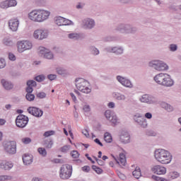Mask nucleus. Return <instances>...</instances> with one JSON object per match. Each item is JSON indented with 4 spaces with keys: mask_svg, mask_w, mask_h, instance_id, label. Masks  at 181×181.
Wrapping results in <instances>:
<instances>
[{
    "mask_svg": "<svg viewBox=\"0 0 181 181\" xmlns=\"http://www.w3.org/2000/svg\"><path fill=\"white\" fill-rule=\"evenodd\" d=\"M49 16H50V13L46 10H33L28 13L30 21L39 23L49 19Z\"/></svg>",
    "mask_w": 181,
    "mask_h": 181,
    "instance_id": "nucleus-1",
    "label": "nucleus"
},
{
    "mask_svg": "<svg viewBox=\"0 0 181 181\" xmlns=\"http://www.w3.org/2000/svg\"><path fill=\"white\" fill-rule=\"evenodd\" d=\"M155 158L162 165H168L172 162V155L169 151L164 149L156 150L154 153Z\"/></svg>",
    "mask_w": 181,
    "mask_h": 181,
    "instance_id": "nucleus-2",
    "label": "nucleus"
},
{
    "mask_svg": "<svg viewBox=\"0 0 181 181\" xmlns=\"http://www.w3.org/2000/svg\"><path fill=\"white\" fill-rule=\"evenodd\" d=\"M154 81L160 86H165V87H172L173 80L170 78V76L168 74H159L154 77Z\"/></svg>",
    "mask_w": 181,
    "mask_h": 181,
    "instance_id": "nucleus-3",
    "label": "nucleus"
},
{
    "mask_svg": "<svg viewBox=\"0 0 181 181\" xmlns=\"http://www.w3.org/2000/svg\"><path fill=\"white\" fill-rule=\"evenodd\" d=\"M76 88L81 91V93H84L85 94H88L91 93V88H90V83L86 81L84 78H78L76 80Z\"/></svg>",
    "mask_w": 181,
    "mask_h": 181,
    "instance_id": "nucleus-4",
    "label": "nucleus"
},
{
    "mask_svg": "<svg viewBox=\"0 0 181 181\" xmlns=\"http://www.w3.org/2000/svg\"><path fill=\"white\" fill-rule=\"evenodd\" d=\"M73 173V167L71 165H63L59 170V177L62 180H67L71 177Z\"/></svg>",
    "mask_w": 181,
    "mask_h": 181,
    "instance_id": "nucleus-5",
    "label": "nucleus"
},
{
    "mask_svg": "<svg viewBox=\"0 0 181 181\" xmlns=\"http://www.w3.org/2000/svg\"><path fill=\"white\" fill-rule=\"evenodd\" d=\"M32 46V42L28 40L19 41L17 42V48L19 53H23L25 50H30Z\"/></svg>",
    "mask_w": 181,
    "mask_h": 181,
    "instance_id": "nucleus-6",
    "label": "nucleus"
},
{
    "mask_svg": "<svg viewBox=\"0 0 181 181\" xmlns=\"http://www.w3.org/2000/svg\"><path fill=\"white\" fill-rule=\"evenodd\" d=\"M49 36V32L46 29L40 28L35 30L33 33V37L37 39V40H43Z\"/></svg>",
    "mask_w": 181,
    "mask_h": 181,
    "instance_id": "nucleus-7",
    "label": "nucleus"
},
{
    "mask_svg": "<svg viewBox=\"0 0 181 181\" xmlns=\"http://www.w3.org/2000/svg\"><path fill=\"white\" fill-rule=\"evenodd\" d=\"M28 122H29V118L23 115H18L16 119V124L18 128H25Z\"/></svg>",
    "mask_w": 181,
    "mask_h": 181,
    "instance_id": "nucleus-8",
    "label": "nucleus"
},
{
    "mask_svg": "<svg viewBox=\"0 0 181 181\" xmlns=\"http://www.w3.org/2000/svg\"><path fill=\"white\" fill-rule=\"evenodd\" d=\"M4 150L7 153H10L11 155H13V153H16V141H8L4 145Z\"/></svg>",
    "mask_w": 181,
    "mask_h": 181,
    "instance_id": "nucleus-9",
    "label": "nucleus"
},
{
    "mask_svg": "<svg viewBox=\"0 0 181 181\" xmlns=\"http://www.w3.org/2000/svg\"><path fill=\"white\" fill-rule=\"evenodd\" d=\"M150 66H152V67L158 71L168 70V65L162 61H154L153 63H150Z\"/></svg>",
    "mask_w": 181,
    "mask_h": 181,
    "instance_id": "nucleus-10",
    "label": "nucleus"
},
{
    "mask_svg": "<svg viewBox=\"0 0 181 181\" xmlns=\"http://www.w3.org/2000/svg\"><path fill=\"white\" fill-rule=\"evenodd\" d=\"M28 111L29 114H31L33 117H37V118H40L43 115V111L37 107H29Z\"/></svg>",
    "mask_w": 181,
    "mask_h": 181,
    "instance_id": "nucleus-11",
    "label": "nucleus"
},
{
    "mask_svg": "<svg viewBox=\"0 0 181 181\" xmlns=\"http://www.w3.org/2000/svg\"><path fill=\"white\" fill-rule=\"evenodd\" d=\"M112 158L119 166H125L127 165V158L125 157V154L121 153L119 155V158H117L114 156H112Z\"/></svg>",
    "mask_w": 181,
    "mask_h": 181,
    "instance_id": "nucleus-12",
    "label": "nucleus"
},
{
    "mask_svg": "<svg viewBox=\"0 0 181 181\" xmlns=\"http://www.w3.org/2000/svg\"><path fill=\"white\" fill-rule=\"evenodd\" d=\"M8 26L13 32H16L18 30V28H19V20L17 18H13L9 21Z\"/></svg>",
    "mask_w": 181,
    "mask_h": 181,
    "instance_id": "nucleus-13",
    "label": "nucleus"
},
{
    "mask_svg": "<svg viewBox=\"0 0 181 181\" xmlns=\"http://www.w3.org/2000/svg\"><path fill=\"white\" fill-rule=\"evenodd\" d=\"M152 172L156 175H165L166 173V168L160 165H155L151 168Z\"/></svg>",
    "mask_w": 181,
    "mask_h": 181,
    "instance_id": "nucleus-14",
    "label": "nucleus"
},
{
    "mask_svg": "<svg viewBox=\"0 0 181 181\" xmlns=\"http://www.w3.org/2000/svg\"><path fill=\"white\" fill-rule=\"evenodd\" d=\"M134 121L137 122L142 128H146L148 123L146 122V119L144 118L141 116H134Z\"/></svg>",
    "mask_w": 181,
    "mask_h": 181,
    "instance_id": "nucleus-15",
    "label": "nucleus"
},
{
    "mask_svg": "<svg viewBox=\"0 0 181 181\" xmlns=\"http://www.w3.org/2000/svg\"><path fill=\"white\" fill-rule=\"evenodd\" d=\"M117 78V81L124 87H129V88L132 87V83H131V81L119 76H118Z\"/></svg>",
    "mask_w": 181,
    "mask_h": 181,
    "instance_id": "nucleus-16",
    "label": "nucleus"
},
{
    "mask_svg": "<svg viewBox=\"0 0 181 181\" xmlns=\"http://www.w3.org/2000/svg\"><path fill=\"white\" fill-rule=\"evenodd\" d=\"M0 168L4 169V170H9V169L13 168V164L6 160H0Z\"/></svg>",
    "mask_w": 181,
    "mask_h": 181,
    "instance_id": "nucleus-17",
    "label": "nucleus"
},
{
    "mask_svg": "<svg viewBox=\"0 0 181 181\" xmlns=\"http://www.w3.org/2000/svg\"><path fill=\"white\" fill-rule=\"evenodd\" d=\"M105 115L107 118V119H109V121H111L112 124H117V116H112V112L111 110H106L105 112Z\"/></svg>",
    "mask_w": 181,
    "mask_h": 181,
    "instance_id": "nucleus-18",
    "label": "nucleus"
},
{
    "mask_svg": "<svg viewBox=\"0 0 181 181\" xmlns=\"http://www.w3.org/2000/svg\"><path fill=\"white\" fill-rule=\"evenodd\" d=\"M23 162L24 165H30L33 162V156L29 154H25L23 156Z\"/></svg>",
    "mask_w": 181,
    "mask_h": 181,
    "instance_id": "nucleus-19",
    "label": "nucleus"
},
{
    "mask_svg": "<svg viewBox=\"0 0 181 181\" xmlns=\"http://www.w3.org/2000/svg\"><path fill=\"white\" fill-rule=\"evenodd\" d=\"M27 86H28V88L26 89V91H27L28 94H30L33 91V87H36V81H28L27 82Z\"/></svg>",
    "mask_w": 181,
    "mask_h": 181,
    "instance_id": "nucleus-20",
    "label": "nucleus"
},
{
    "mask_svg": "<svg viewBox=\"0 0 181 181\" xmlns=\"http://www.w3.org/2000/svg\"><path fill=\"white\" fill-rule=\"evenodd\" d=\"M120 141L123 144H128L129 142V134L127 132H124L120 135Z\"/></svg>",
    "mask_w": 181,
    "mask_h": 181,
    "instance_id": "nucleus-21",
    "label": "nucleus"
},
{
    "mask_svg": "<svg viewBox=\"0 0 181 181\" xmlns=\"http://www.w3.org/2000/svg\"><path fill=\"white\" fill-rule=\"evenodd\" d=\"M83 23H84V27L86 29H91L93 28H94V21L88 18L86 20L83 21Z\"/></svg>",
    "mask_w": 181,
    "mask_h": 181,
    "instance_id": "nucleus-22",
    "label": "nucleus"
},
{
    "mask_svg": "<svg viewBox=\"0 0 181 181\" xmlns=\"http://www.w3.org/2000/svg\"><path fill=\"white\" fill-rule=\"evenodd\" d=\"M1 84L6 90H11V88H13V85L4 79L1 80Z\"/></svg>",
    "mask_w": 181,
    "mask_h": 181,
    "instance_id": "nucleus-23",
    "label": "nucleus"
},
{
    "mask_svg": "<svg viewBox=\"0 0 181 181\" xmlns=\"http://www.w3.org/2000/svg\"><path fill=\"white\" fill-rule=\"evenodd\" d=\"M47 53H49V49H46L45 47H40L38 48V54L40 57H45V55L47 54Z\"/></svg>",
    "mask_w": 181,
    "mask_h": 181,
    "instance_id": "nucleus-24",
    "label": "nucleus"
},
{
    "mask_svg": "<svg viewBox=\"0 0 181 181\" xmlns=\"http://www.w3.org/2000/svg\"><path fill=\"white\" fill-rule=\"evenodd\" d=\"M132 175L136 179H139V177L142 176L141 168H139V167H136L135 170L132 172Z\"/></svg>",
    "mask_w": 181,
    "mask_h": 181,
    "instance_id": "nucleus-25",
    "label": "nucleus"
},
{
    "mask_svg": "<svg viewBox=\"0 0 181 181\" xmlns=\"http://www.w3.org/2000/svg\"><path fill=\"white\" fill-rule=\"evenodd\" d=\"M161 107L168 111V112H170L171 111H173V107L170 106V105L166 103H162Z\"/></svg>",
    "mask_w": 181,
    "mask_h": 181,
    "instance_id": "nucleus-26",
    "label": "nucleus"
},
{
    "mask_svg": "<svg viewBox=\"0 0 181 181\" xmlns=\"http://www.w3.org/2000/svg\"><path fill=\"white\" fill-rule=\"evenodd\" d=\"M104 140L107 144H111V142H112V136H111V134L110 133L106 132V133H105Z\"/></svg>",
    "mask_w": 181,
    "mask_h": 181,
    "instance_id": "nucleus-27",
    "label": "nucleus"
},
{
    "mask_svg": "<svg viewBox=\"0 0 181 181\" xmlns=\"http://www.w3.org/2000/svg\"><path fill=\"white\" fill-rule=\"evenodd\" d=\"M112 95H113L114 98H115L116 100H118L119 101H122V100H125V95H124L114 93L112 94Z\"/></svg>",
    "mask_w": 181,
    "mask_h": 181,
    "instance_id": "nucleus-28",
    "label": "nucleus"
},
{
    "mask_svg": "<svg viewBox=\"0 0 181 181\" xmlns=\"http://www.w3.org/2000/svg\"><path fill=\"white\" fill-rule=\"evenodd\" d=\"M37 152L41 155V156H46L47 155V151H46V148L43 147H40L37 148Z\"/></svg>",
    "mask_w": 181,
    "mask_h": 181,
    "instance_id": "nucleus-29",
    "label": "nucleus"
},
{
    "mask_svg": "<svg viewBox=\"0 0 181 181\" xmlns=\"http://www.w3.org/2000/svg\"><path fill=\"white\" fill-rule=\"evenodd\" d=\"M64 23V18H62V17H58L55 21V23L58 26H63Z\"/></svg>",
    "mask_w": 181,
    "mask_h": 181,
    "instance_id": "nucleus-30",
    "label": "nucleus"
},
{
    "mask_svg": "<svg viewBox=\"0 0 181 181\" xmlns=\"http://www.w3.org/2000/svg\"><path fill=\"white\" fill-rule=\"evenodd\" d=\"M43 145L45 148H48L49 149L53 146V141H52V140H46L44 141Z\"/></svg>",
    "mask_w": 181,
    "mask_h": 181,
    "instance_id": "nucleus-31",
    "label": "nucleus"
},
{
    "mask_svg": "<svg viewBox=\"0 0 181 181\" xmlns=\"http://www.w3.org/2000/svg\"><path fill=\"white\" fill-rule=\"evenodd\" d=\"M168 176L170 179H177L180 175H179V173L177 172H172V173H170Z\"/></svg>",
    "mask_w": 181,
    "mask_h": 181,
    "instance_id": "nucleus-32",
    "label": "nucleus"
},
{
    "mask_svg": "<svg viewBox=\"0 0 181 181\" xmlns=\"http://www.w3.org/2000/svg\"><path fill=\"white\" fill-rule=\"evenodd\" d=\"M141 103H149V95H144L141 98H140Z\"/></svg>",
    "mask_w": 181,
    "mask_h": 181,
    "instance_id": "nucleus-33",
    "label": "nucleus"
},
{
    "mask_svg": "<svg viewBox=\"0 0 181 181\" xmlns=\"http://www.w3.org/2000/svg\"><path fill=\"white\" fill-rule=\"evenodd\" d=\"M92 169L98 173V175H101L103 173V169L97 167V165H93Z\"/></svg>",
    "mask_w": 181,
    "mask_h": 181,
    "instance_id": "nucleus-34",
    "label": "nucleus"
},
{
    "mask_svg": "<svg viewBox=\"0 0 181 181\" xmlns=\"http://www.w3.org/2000/svg\"><path fill=\"white\" fill-rule=\"evenodd\" d=\"M25 98L28 100V101H33V100H35V95L32 93H27Z\"/></svg>",
    "mask_w": 181,
    "mask_h": 181,
    "instance_id": "nucleus-35",
    "label": "nucleus"
},
{
    "mask_svg": "<svg viewBox=\"0 0 181 181\" xmlns=\"http://www.w3.org/2000/svg\"><path fill=\"white\" fill-rule=\"evenodd\" d=\"M0 6H1V8H2L3 9L9 8V4H8V0L1 2V4H0Z\"/></svg>",
    "mask_w": 181,
    "mask_h": 181,
    "instance_id": "nucleus-36",
    "label": "nucleus"
},
{
    "mask_svg": "<svg viewBox=\"0 0 181 181\" xmlns=\"http://www.w3.org/2000/svg\"><path fill=\"white\" fill-rule=\"evenodd\" d=\"M44 57H45V59H53V54L52 52H50V50L48 49V52H47L45 54Z\"/></svg>",
    "mask_w": 181,
    "mask_h": 181,
    "instance_id": "nucleus-37",
    "label": "nucleus"
},
{
    "mask_svg": "<svg viewBox=\"0 0 181 181\" xmlns=\"http://www.w3.org/2000/svg\"><path fill=\"white\" fill-rule=\"evenodd\" d=\"M71 155L72 158H74V159H77L80 156V154L78 153V151H73L71 153Z\"/></svg>",
    "mask_w": 181,
    "mask_h": 181,
    "instance_id": "nucleus-38",
    "label": "nucleus"
},
{
    "mask_svg": "<svg viewBox=\"0 0 181 181\" xmlns=\"http://www.w3.org/2000/svg\"><path fill=\"white\" fill-rule=\"evenodd\" d=\"M8 8L11 6H16L18 5V2L16 0H8Z\"/></svg>",
    "mask_w": 181,
    "mask_h": 181,
    "instance_id": "nucleus-39",
    "label": "nucleus"
},
{
    "mask_svg": "<svg viewBox=\"0 0 181 181\" xmlns=\"http://www.w3.org/2000/svg\"><path fill=\"white\" fill-rule=\"evenodd\" d=\"M112 50V52H114V53H116L117 54H122V52H123L122 49L117 48V47H115Z\"/></svg>",
    "mask_w": 181,
    "mask_h": 181,
    "instance_id": "nucleus-40",
    "label": "nucleus"
},
{
    "mask_svg": "<svg viewBox=\"0 0 181 181\" xmlns=\"http://www.w3.org/2000/svg\"><path fill=\"white\" fill-rule=\"evenodd\" d=\"M69 39H78L80 37V35L77 33H71L69 34Z\"/></svg>",
    "mask_w": 181,
    "mask_h": 181,
    "instance_id": "nucleus-41",
    "label": "nucleus"
},
{
    "mask_svg": "<svg viewBox=\"0 0 181 181\" xmlns=\"http://www.w3.org/2000/svg\"><path fill=\"white\" fill-rule=\"evenodd\" d=\"M35 80H36V81H38L39 83H40V82L43 81V80H45V76L39 75L35 77Z\"/></svg>",
    "mask_w": 181,
    "mask_h": 181,
    "instance_id": "nucleus-42",
    "label": "nucleus"
},
{
    "mask_svg": "<svg viewBox=\"0 0 181 181\" xmlns=\"http://www.w3.org/2000/svg\"><path fill=\"white\" fill-rule=\"evenodd\" d=\"M22 142L23 144H30V142H32V140L29 137H25L22 139Z\"/></svg>",
    "mask_w": 181,
    "mask_h": 181,
    "instance_id": "nucleus-43",
    "label": "nucleus"
},
{
    "mask_svg": "<svg viewBox=\"0 0 181 181\" xmlns=\"http://www.w3.org/2000/svg\"><path fill=\"white\" fill-rule=\"evenodd\" d=\"M6 66V62H5V59L1 58L0 59V69H4Z\"/></svg>",
    "mask_w": 181,
    "mask_h": 181,
    "instance_id": "nucleus-44",
    "label": "nucleus"
},
{
    "mask_svg": "<svg viewBox=\"0 0 181 181\" xmlns=\"http://www.w3.org/2000/svg\"><path fill=\"white\" fill-rule=\"evenodd\" d=\"M152 177H153V179H154V180H156V181H168V180H166L163 177H158V176H155V175H153Z\"/></svg>",
    "mask_w": 181,
    "mask_h": 181,
    "instance_id": "nucleus-45",
    "label": "nucleus"
},
{
    "mask_svg": "<svg viewBox=\"0 0 181 181\" xmlns=\"http://www.w3.org/2000/svg\"><path fill=\"white\" fill-rule=\"evenodd\" d=\"M67 25H73V22H71V21H70V20L64 18L63 26H67Z\"/></svg>",
    "mask_w": 181,
    "mask_h": 181,
    "instance_id": "nucleus-46",
    "label": "nucleus"
},
{
    "mask_svg": "<svg viewBox=\"0 0 181 181\" xmlns=\"http://www.w3.org/2000/svg\"><path fill=\"white\" fill-rule=\"evenodd\" d=\"M52 135H54V131H48L45 132L44 134V136H52Z\"/></svg>",
    "mask_w": 181,
    "mask_h": 181,
    "instance_id": "nucleus-47",
    "label": "nucleus"
},
{
    "mask_svg": "<svg viewBox=\"0 0 181 181\" xmlns=\"http://www.w3.org/2000/svg\"><path fill=\"white\" fill-rule=\"evenodd\" d=\"M11 180V177L7 175H0V181H5Z\"/></svg>",
    "mask_w": 181,
    "mask_h": 181,
    "instance_id": "nucleus-48",
    "label": "nucleus"
},
{
    "mask_svg": "<svg viewBox=\"0 0 181 181\" xmlns=\"http://www.w3.org/2000/svg\"><path fill=\"white\" fill-rule=\"evenodd\" d=\"M61 151L64 153L69 152L70 151V146H64L61 148Z\"/></svg>",
    "mask_w": 181,
    "mask_h": 181,
    "instance_id": "nucleus-49",
    "label": "nucleus"
},
{
    "mask_svg": "<svg viewBox=\"0 0 181 181\" xmlns=\"http://www.w3.org/2000/svg\"><path fill=\"white\" fill-rule=\"evenodd\" d=\"M8 59L9 60H11L12 62H15L16 60V57L12 53L8 54Z\"/></svg>",
    "mask_w": 181,
    "mask_h": 181,
    "instance_id": "nucleus-50",
    "label": "nucleus"
},
{
    "mask_svg": "<svg viewBox=\"0 0 181 181\" xmlns=\"http://www.w3.org/2000/svg\"><path fill=\"white\" fill-rule=\"evenodd\" d=\"M37 97L38 98H45L46 97V93H45L43 92L38 93L37 94Z\"/></svg>",
    "mask_w": 181,
    "mask_h": 181,
    "instance_id": "nucleus-51",
    "label": "nucleus"
},
{
    "mask_svg": "<svg viewBox=\"0 0 181 181\" xmlns=\"http://www.w3.org/2000/svg\"><path fill=\"white\" fill-rule=\"evenodd\" d=\"M57 71L58 74H61V75L66 74V71L62 68L57 69Z\"/></svg>",
    "mask_w": 181,
    "mask_h": 181,
    "instance_id": "nucleus-52",
    "label": "nucleus"
},
{
    "mask_svg": "<svg viewBox=\"0 0 181 181\" xmlns=\"http://www.w3.org/2000/svg\"><path fill=\"white\" fill-rule=\"evenodd\" d=\"M82 134H84L86 138H90V134L88 133V130L83 129L82 131Z\"/></svg>",
    "mask_w": 181,
    "mask_h": 181,
    "instance_id": "nucleus-53",
    "label": "nucleus"
},
{
    "mask_svg": "<svg viewBox=\"0 0 181 181\" xmlns=\"http://www.w3.org/2000/svg\"><path fill=\"white\" fill-rule=\"evenodd\" d=\"M83 111H85V112H89V111L90 110V105H85L83 106Z\"/></svg>",
    "mask_w": 181,
    "mask_h": 181,
    "instance_id": "nucleus-54",
    "label": "nucleus"
},
{
    "mask_svg": "<svg viewBox=\"0 0 181 181\" xmlns=\"http://www.w3.org/2000/svg\"><path fill=\"white\" fill-rule=\"evenodd\" d=\"M90 166H88V165H85V166H83V168H82V170L83 171V172H87V173H88V172H90Z\"/></svg>",
    "mask_w": 181,
    "mask_h": 181,
    "instance_id": "nucleus-55",
    "label": "nucleus"
},
{
    "mask_svg": "<svg viewBox=\"0 0 181 181\" xmlns=\"http://www.w3.org/2000/svg\"><path fill=\"white\" fill-rule=\"evenodd\" d=\"M170 49L171 52H175L177 49V46H176V45H171Z\"/></svg>",
    "mask_w": 181,
    "mask_h": 181,
    "instance_id": "nucleus-56",
    "label": "nucleus"
},
{
    "mask_svg": "<svg viewBox=\"0 0 181 181\" xmlns=\"http://www.w3.org/2000/svg\"><path fill=\"white\" fill-rule=\"evenodd\" d=\"M117 175L119 177V179H122V180H124L125 175L119 172H117Z\"/></svg>",
    "mask_w": 181,
    "mask_h": 181,
    "instance_id": "nucleus-57",
    "label": "nucleus"
},
{
    "mask_svg": "<svg viewBox=\"0 0 181 181\" xmlns=\"http://www.w3.org/2000/svg\"><path fill=\"white\" fill-rule=\"evenodd\" d=\"M56 77H57V76L54 75V74L48 75V78H49V80H50L51 81H52V80H55Z\"/></svg>",
    "mask_w": 181,
    "mask_h": 181,
    "instance_id": "nucleus-58",
    "label": "nucleus"
},
{
    "mask_svg": "<svg viewBox=\"0 0 181 181\" xmlns=\"http://www.w3.org/2000/svg\"><path fill=\"white\" fill-rule=\"evenodd\" d=\"M96 162L98 163V165H100V166H103V165H104V162L97 158H95Z\"/></svg>",
    "mask_w": 181,
    "mask_h": 181,
    "instance_id": "nucleus-59",
    "label": "nucleus"
},
{
    "mask_svg": "<svg viewBox=\"0 0 181 181\" xmlns=\"http://www.w3.org/2000/svg\"><path fill=\"white\" fill-rule=\"evenodd\" d=\"M145 117L148 119H151V118H152V114L147 112L145 114Z\"/></svg>",
    "mask_w": 181,
    "mask_h": 181,
    "instance_id": "nucleus-60",
    "label": "nucleus"
},
{
    "mask_svg": "<svg viewBox=\"0 0 181 181\" xmlns=\"http://www.w3.org/2000/svg\"><path fill=\"white\" fill-rule=\"evenodd\" d=\"M70 95L73 100V101H74V103H76V101H77V98H76V95H74V93H70Z\"/></svg>",
    "mask_w": 181,
    "mask_h": 181,
    "instance_id": "nucleus-61",
    "label": "nucleus"
},
{
    "mask_svg": "<svg viewBox=\"0 0 181 181\" xmlns=\"http://www.w3.org/2000/svg\"><path fill=\"white\" fill-rule=\"evenodd\" d=\"M94 141H95V144H98V145H100V146H103V143H101V141H100V139H95Z\"/></svg>",
    "mask_w": 181,
    "mask_h": 181,
    "instance_id": "nucleus-62",
    "label": "nucleus"
},
{
    "mask_svg": "<svg viewBox=\"0 0 181 181\" xmlns=\"http://www.w3.org/2000/svg\"><path fill=\"white\" fill-rule=\"evenodd\" d=\"M108 107H109V108H114V107H115V104L112 102H110L108 104Z\"/></svg>",
    "mask_w": 181,
    "mask_h": 181,
    "instance_id": "nucleus-63",
    "label": "nucleus"
},
{
    "mask_svg": "<svg viewBox=\"0 0 181 181\" xmlns=\"http://www.w3.org/2000/svg\"><path fill=\"white\" fill-rule=\"evenodd\" d=\"M32 181H42V179L37 178V177H34L33 178Z\"/></svg>",
    "mask_w": 181,
    "mask_h": 181,
    "instance_id": "nucleus-64",
    "label": "nucleus"
}]
</instances>
